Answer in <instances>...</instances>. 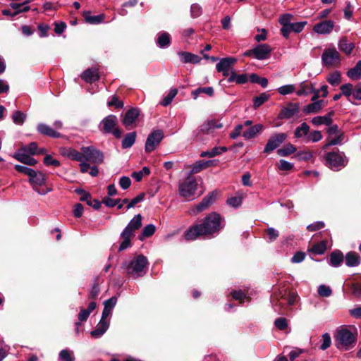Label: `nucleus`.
Returning a JSON list of instances; mask_svg holds the SVG:
<instances>
[{
  "mask_svg": "<svg viewBox=\"0 0 361 361\" xmlns=\"http://www.w3.org/2000/svg\"><path fill=\"white\" fill-rule=\"evenodd\" d=\"M178 93V90L176 88H173L170 90L169 94L163 99L161 102V104L164 106H166L171 103L173 98L176 96Z\"/></svg>",
  "mask_w": 361,
  "mask_h": 361,
  "instance_id": "nucleus-44",
  "label": "nucleus"
},
{
  "mask_svg": "<svg viewBox=\"0 0 361 361\" xmlns=\"http://www.w3.org/2000/svg\"><path fill=\"white\" fill-rule=\"evenodd\" d=\"M83 16L86 22L90 24H98L103 21L104 16L103 15L91 16L89 11H84Z\"/></svg>",
  "mask_w": 361,
  "mask_h": 361,
  "instance_id": "nucleus-37",
  "label": "nucleus"
},
{
  "mask_svg": "<svg viewBox=\"0 0 361 361\" xmlns=\"http://www.w3.org/2000/svg\"><path fill=\"white\" fill-rule=\"evenodd\" d=\"M331 289L325 285H320L318 288V293L322 297H329L331 295Z\"/></svg>",
  "mask_w": 361,
  "mask_h": 361,
  "instance_id": "nucleus-56",
  "label": "nucleus"
},
{
  "mask_svg": "<svg viewBox=\"0 0 361 361\" xmlns=\"http://www.w3.org/2000/svg\"><path fill=\"white\" fill-rule=\"evenodd\" d=\"M31 156L32 154L25 152V149H20L13 155V157L25 164L35 166L37 163V161Z\"/></svg>",
  "mask_w": 361,
  "mask_h": 361,
  "instance_id": "nucleus-16",
  "label": "nucleus"
},
{
  "mask_svg": "<svg viewBox=\"0 0 361 361\" xmlns=\"http://www.w3.org/2000/svg\"><path fill=\"white\" fill-rule=\"evenodd\" d=\"M299 111V105L295 103H290L286 107L282 109L279 115V118L289 119L293 117Z\"/></svg>",
  "mask_w": 361,
  "mask_h": 361,
  "instance_id": "nucleus-17",
  "label": "nucleus"
},
{
  "mask_svg": "<svg viewBox=\"0 0 361 361\" xmlns=\"http://www.w3.org/2000/svg\"><path fill=\"white\" fill-rule=\"evenodd\" d=\"M81 161H86L92 164H99L103 162V154L92 146L82 147L81 148Z\"/></svg>",
  "mask_w": 361,
  "mask_h": 361,
  "instance_id": "nucleus-9",
  "label": "nucleus"
},
{
  "mask_svg": "<svg viewBox=\"0 0 361 361\" xmlns=\"http://www.w3.org/2000/svg\"><path fill=\"white\" fill-rule=\"evenodd\" d=\"M29 182L31 184L32 189L39 195H44L52 189L51 188H42L45 186L47 182V176L42 171H33L29 177Z\"/></svg>",
  "mask_w": 361,
  "mask_h": 361,
  "instance_id": "nucleus-5",
  "label": "nucleus"
},
{
  "mask_svg": "<svg viewBox=\"0 0 361 361\" xmlns=\"http://www.w3.org/2000/svg\"><path fill=\"white\" fill-rule=\"evenodd\" d=\"M313 92L312 85H308L305 82H302L300 85V89L296 92L298 96L308 95Z\"/></svg>",
  "mask_w": 361,
  "mask_h": 361,
  "instance_id": "nucleus-43",
  "label": "nucleus"
},
{
  "mask_svg": "<svg viewBox=\"0 0 361 361\" xmlns=\"http://www.w3.org/2000/svg\"><path fill=\"white\" fill-rule=\"evenodd\" d=\"M248 77L246 74L237 75L234 71L231 73L228 78L229 82H235L238 84H245L247 82Z\"/></svg>",
  "mask_w": 361,
  "mask_h": 361,
  "instance_id": "nucleus-34",
  "label": "nucleus"
},
{
  "mask_svg": "<svg viewBox=\"0 0 361 361\" xmlns=\"http://www.w3.org/2000/svg\"><path fill=\"white\" fill-rule=\"evenodd\" d=\"M22 149H25V152L29 154L35 155L37 153V145L36 142H31L27 146L21 147Z\"/></svg>",
  "mask_w": 361,
  "mask_h": 361,
  "instance_id": "nucleus-55",
  "label": "nucleus"
},
{
  "mask_svg": "<svg viewBox=\"0 0 361 361\" xmlns=\"http://www.w3.org/2000/svg\"><path fill=\"white\" fill-rule=\"evenodd\" d=\"M109 324L106 322H101L98 323L96 329L91 331V336L94 338H100L109 329Z\"/></svg>",
  "mask_w": 361,
  "mask_h": 361,
  "instance_id": "nucleus-27",
  "label": "nucleus"
},
{
  "mask_svg": "<svg viewBox=\"0 0 361 361\" xmlns=\"http://www.w3.org/2000/svg\"><path fill=\"white\" fill-rule=\"evenodd\" d=\"M227 148L226 147H214L211 150L202 152L200 154L201 157H214L216 155L221 154L222 152H226Z\"/></svg>",
  "mask_w": 361,
  "mask_h": 361,
  "instance_id": "nucleus-38",
  "label": "nucleus"
},
{
  "mask_svg": "<svg viewBox=\"0 0 361 361\" xmlns=\"http://www.w3.org/2000/svg\"><path fill=\"white\" fill-rule=\"evenodd\" d=\"M44 164L47 166H60V162L54 159L51 155H46L44 158Z\"/></svg>",
  "mask_w": 361,
  "mask_h": 361,
  "instance_id": "nucleus-59",
  "label": "nucleus"
},
{
  "mask_svg": "<svg viewBox=\"0 0 361 361\" xmlns=\"http://www.w3.org/2000/svg\"><path fill=\"white\" fill-rule=\"evenodd\" d=\"M59 361H75L73 352L68 349H63L60 351L59 355Z\"/></svg>",
  "mask_w": 361,
  "mask_h": 361,
  "instance_id": "nucleus-40",
  "label": "nucleus"
},
{
  "mask_svg": "<svg viewBox=\"0 0 361 361\" xmlns=\"http://www.w3.org/2000/svg\"><path fill=\"white\" fill-rule=\"evenodd\" d=\"M121 201V199H112L109 197H105L103 199V203L109 207H114V206L117 205Z\"/></svg>",
  "mask_w": 361,
  "mask_h": 361,
  "instance_id": "nucleus-61",
  "label": "nucleus"
},
{
  "mask_svg": "<svg viewBox=\"0 0 361 361\" xmlns=\"http://www.w3.org/2000/svg\"><path fill=\"white\" fill-rule=\"evenodd\" d=\"M307 25V21H301L297 23H292L290 25L292 31L296 33L300 32L304 27Z\"/></svg>",
  "mask_w": 361,
  "mask_h": 361,
  "instance_id": "nucleus-53",
  "label": "nucleus"
},
{
  "mask_svg": "<svg viewBox=\"0 0 361 361\" xmlns=\"http://www.w3.org/2000/svg\"><path fill=\"white\" fill-rule=\"evenodd\" d=\"M334 27V23L332 20H326L315 24L313 31L319 35H328L331 32Z\"/></svg>",
  "mask_w": 361,
  "mask_h": 361,
  "instance_id": "nucleus-15",
  "label": "nucleus"
},
{
  "mask_svg": "<svg viewBox=\"0 0 361 361\" xmlns=\"http://www.w3.org/2000/svg\"><path fill=\"white\" fill-rule=\"evenodd\" d=\"M345 264L348 267H357L360 263V257L359 255L355 252H349L346 254Z\"/></svg>",
  "mask_w": 361,
  "mask_h": 361,
  "instance_id": "nucleus-28",
  "label": "nucleus"
},
{
  "mask_svg": "<svg viewBox=\"0 0 361 361\" xmlns=\"http://www.w3.org/2000/svg\"><path fill=\"white\" fill-rule=\"evenodd\" d=\"M118 118L115 115L110 114L104 118L99 125V130L106 134H112L116 138H120L121 130L117 127Z\"/></svg>",
  "mask_w": 361,
  "mask_h": 361,
  "instance_id": "nucleus-6",
  "label": "nucleus"
},
{
  "mask_svg": "<svg viewBox=\"0 0 361 361\" xmlns=\"http://www.w3.org/2000/svg\"><path fill=\"white\" fill-rule=\"evenodd\" d=\"M272 49L268 44H259L253 48L254 58L257 60L268 59Z\"/></svg>",
  "mask_w": 361,
  "mask_h": 361,
  "instance_id": "nucleus-14",
  "label": "nucleus"
},
{
  "mask_svg": "<svg viewBox=\"0 0 361 361\" xmlns=\"http://www.w3.org/2000/svg\"><path fill=\"white\" fill-rule=\"evenodd\" d=\"M148 261L146 257L140 255L134 257L130 262H125L122 265L127 274L137 278L146 273Z\"/></svg>",
  "mask_w": 361,
  "mask_h": 361,
  "instance_id": "nucleus-3",
  "label": "nucleus"
},
{
  "mask_svg": "<svg viewBox=\"0 0 361 361\" xmlns=\"http://www.w3.org/2000/svg\"><path fill=\"white\" fill-rule=\"evenodd\" d=\"M178 54L183 63H190L195 64L200 63L201 61V58L199 56L190 52L179 51Z\"/></svg>",
  "mask_w": 361,
  "mask_h": 361,
  "instance_id": "nucleus-22",
  "label": "nucleus"
},
{
  "mask_svg": "<svg viewBox=\"0 0 361 361\" xmlns=\"http://www.w3.org/2000/svg\"><path fill=\"white\" fill-rule=\"evenodd\" d=\"M269 98V95L266 93H262L257 97H255L253 99L254 107L255 109L259 107L262 104H263L265 102H267Z\"/></svg>",
  "mask_w": 361,
  "mask_h": 361,
  "instance_id": "nucleus-46",
  "label": "nucleus"
},
{
  "mask_svg": "<svg viewBox=\"0 0 361 361\" xmlns=\"http://www.w3.org/2000/svg\"><path fill=\"white\" fill-rule=\"evenodd\" d=\"M312 123L315 126H319L322 124H325L326 126H330L332 123V119L331 118V115L328 114L324 116H316L312 119Z\"/></svg>",
  "mask_w": 361,
  "mask_h": 361,
  "instance_id": "nucleus-39",
  "label": "nucleus"
},
{
  "mask_svg": "<svg viewBox=\"0 0 361 361\" xmlns=\"http://www.w3.org/2000/svg\"><path fill=\"white\" fill-rule=\"evenodd\" d=\"M136 139V133L131 132L126 135L122 140V147L123 149L130 148L133 145Z\"/></svg>",
  "mask_w": 361,
  "mask_h": 361,
  "instance_id": "nucleus-36",
  "label": "nucleus"
},
{
  "mask_svg": "<svg viewBox=\"0 0 361 361\" xmlns=\"http://www.w3.org/2000/svg\"><path fill=\"white\" fill-rule=\"evenodd\" d=\"M190 13L192 18L199 17L202 14V8L197 4H193L190 8Z\"/></svg>",
  "mask_w": 361,
  "mask_h": 361,
  "instance_id": "nucleus-60",
  "label": "nucleus"
},
{
  "mask_svg": "<svg viewBox=\"0 0 361 361\" xmlns=\"http://www.w3.org/2000/svg\"><path fill=\"white\" fill-rule=\"evenodd\" d=\"M223 126L222 123H218L214 120H210L204 122L200 126V131L203 133H209L214 129L221 128Z\"/></svg>",
  "mask_w": 361,
  "mask_h": 361,
  "instance_id": "nucleus-25",
  "label": "nucleus"
},
{
  "mask_svg": "<svg viewBox=\"0 0 361 361\" xmlns=\"http://www.w3.org/2000/svg\"><path fill=\"white\" fill-rule=\"evenodd\" d=\"M140 115L139 110L137 109H130L125 114L123 118V124L128 128L130 129L132 125L135 122Z\"/></svg>",
  "mask_w": 361,
  "mask_h": 361,
  "instance_id": "nucleus-18",
  "label": "nucleus"
},
{
  "mask_svg": "<svg viewBox=\"0 0 361 361\" xmlns=\"http://www.w3.org/2000/svg\"><path fill=\"white\" fill-rule=\"evenodd\" d=\"M340 89L341 90V94L346 97H350L352 94H353V86L350 83L342 85Z\"/></svg>",
  "mask_w": 361,
  "mask_h": 361,
  "instance_id": "nucleus-52",
  "label": "nucleus"
},
{
  "mask_svg": "<svg viewBox=\"0 0 361 361\" xmlns=\"http://www.w3.org/2000/svg\"><path fill=\"white\" fill-rule=\"evenodd\" d=\"M324 106V101L312 102V103L304 106L302 111L305 114H312L319 112Z\"/></svg>",
  "mask_w": 361,
  "mask_h": 361,
  "instance_id": "nucleus-24",
  "label": "nucleus"
},
{
  "mask_svg": "<svg viewBox=\"0 0 361 361\" xmlns=\"http://www.w3.org/2000/svg\"><path fill=\"white\" fill-rule=\"evenodd\" d=\"M155 232V226L153 224L147 225L142 231V235L145 237H149Z\"/></svg>",
  "mask_w": 361,
  "mask_h": 361,
  "instance_id": "nucleus-63",
  "label": "nucleus"
},
{
  "mask_svg": "<svg viewBox=\"0 0 361 361\" xmlns=\"http://www.w3.org/2000/svg\"><path fill=\"white\" fill-rule=\"evenodd\" d=\"M217 195V192H212L207 195V196H205L202 199V202L196 206V209L197 212H200L206 209L209 206L212 204L214 202Z\"/></svg>",
  "mask_w": 361,
  "mask_h": 361,
  "instance_id": "nucleus-19",
  "label": "nucleus"
},
{
  "mask_svg": "<svg viewBox=\"0 0 361 361\" xmlns=\"http://www.w3.org/2000/svg\"><path fill=\"white\" fill-rule=\"evenodd\" d=\"M164 138V133L161 130L152 131L147 137L145 149L146 152L154 151Z\"/></svg>",
  "mask_w": 361,
  "mask_h": 361,
  "instance_id": "nucleus-12",
  "label": "nucleus"
},
{
  "mask_svg": "<svg viewBox=\"0 0 361 361\" xmlns=\"http://www.w3.org/2000/svg\"><path fill=\"white\" fill-rule=\"evenodd\" d=\"M324 160L327 167L336 171L344 168L348 162V159L345 154L339 151L326 153Z\"/></svg>",
  "mask_w": 361,
  "mask_h": 361,
  "instance_id": "nucleus-4",
  "label": "nucleus"
},
{
  "mask_svg": "<svg viewBox=\"0 0 361 361\" xmlns=\"http://www.w3.org/2000/svg\"><path fill=\"white\" fill-rule=\"evenodd\" d=\"M141 226L142 216L137 214L130 220L121 233V238L123 240L121 243L118 251H123L131 246V239L135 236V231L138 230Z\"/></svg>",
  "mask_w": 361,
  "mask_h": 361,
  "instance_id": "nucleus-2",
  "label": "nucleus"
},
{
  "mask_svg": "<svg viewBox=\"0 0 361 361\" xmlns=\"http://www.w3.org/2000/svg\"><path fill=\"white\" fill-rule=\"evenodd\" d=\"M197 183L194 177H188L179 184L178 191L180 195L187 200H193L196 197Z\"/></svg>",
  "mask_w": 361,
  "mask_h": 361,
  "instance_id": "nucleus-8",
  "label": "nucleus"
},
{
  "mask_svg": "<svg viewBox=\"0 0 361 361\" xmlns=\"http://www.w3.org/2000/svg\"><path fill=\"white\" fill-rule=\"evenodd\" d=\"M347 75L353 80H357L361 75V71L354 67L348 71Z\"/></svg>",
  "mask_w": 361,
  "mask_h": 361,
  "instance_id": "nucleus-64",
  "label": "nucleus"
},
{
  "mask_svg": "<svg viewBox=\"0 0 361 361\" xmlns=\"http://www.w3.org/2000/svg\"><path fill=\"white\" fill-rule=\"evenodd\" d=\"M171 43L170 35L168 32H163L158 34L157 44L160 48H164L169 46Z\"/></svg>",
  "mask_w": 361,
  "mask_h": 361,
  "instance_id": "nucleus-31",
  "label": "nucleus"
},
{
  "mask_svg": "<svg viewBox=\"0 0 361 361\" xmlns=\"http://www.w3.org/2000/svg\"><path fill=\"white\" fill-rule=\"evenodd\" d=\"M274 324L275 326L280 330H284L288 326L287 320L283 317L276 319Z\"/></svg>",
  "mask_w": 361,
  "mask_h": 361,
  "instance_id": "nucleus-62",
  "label": "nucleus"
},
{
  "mask_svg": "<svg viewBox=\"0 0 361 361\" xmlns=\"http://www.w3.org/2000/svg\"><path fill=\"white\" fill-rule=\"evenodd\" d=\"M223 228L221 216L216 212H212L200 224L190 227L186 231L185 238L188 240H194L200 236L214 237Z\"/></svg>",
  "mask_w": 361,
  "mask_h": 361,
  "instance_id": "nucleus-1",
  "label": "nucleus"
},
{
  "mask_svg": "<svg viewBox=\"0 0 361 361\" xmlns=\"http://www.w3.org/2000/svg\"><path fill=\"white\" fill-rule=\"evenodd\" d=\"M295 86L294 85H283L277 89L278 92L281 95H286L294 92Z\"/></svg>",
  "mask_w": 361,
  "mask_h": 361,
  "instance_id": "nucleus-49",
  "label": "nucleus"
},
{
  "mask_svg": "<svg viewBox=\"0 0 361 361\" xmlns=\"http://www.w3.org/2000/svg\"><path fill=\"white\" fill-rule=\"evenodd\" d=\"M80 77L85 82L88 83H92L99 79V75L97 70L92 68L83 71Z\"/></svg>",
  "mask_w": 361,
  "mask_h": 361,
  "instance_id": "nucleus-20",
  "label": "nucleus"
},
{
  "mask_svg": "<svg viewBox=\"0 0 361 361\" xmlns=\"http://www.w3.org/2000/svg\"><path fill=\"white\" fill-rule=\"evenodd\" d=\"M296 151V148L292 144H287L282 148L278 149L277 154L281 157H286L294 153Z\"/></svg>",
  "mask_w": 361,
  "mask_h": 361,
  "instance_id": "nucleus-41",
  "label": "nucleus"
},
{
  "mask_svg": "<svg viewBox=\"0 0 361 361\" xmlns=\"http://www.w3.org/2000/svg\"><path fill=\"white\" fill-rule=\"evenodd\" d=\"M213 164V161L208 160V161H197L195 162L192 169H191V173H197L202 171L203 169H205L209 166H211Z\"/></svg>",
  "mask_w": 361,
  "mask_h": 361,
  "instance_id": "nucleus-30",
  "label": "nucleus"
},
{
  "mask_svg": "<svg viewBox=\"0 0 361 361\" xmlns=\"http://www.w3.org/2000/svg\"><path fill=\"white\" fill-rule=\"evenodd\" d=\"M323 66L336 67L341 63V56L334 45H329L324 49L321 56Z\"/></svg>",
  "mask_w": 361,
  "mask_h": 361,
  "instance_id": "nucleus-7",
  "label": "nucleus"
},
{
  "mask_svg": "<svg viewBox=\"0 0 361 361\" xmlns=\"http://www.w3.org/2000/svg\"><path fill=\"white\" fill-rule=\"evenodd\" d=\"M10 7L15 10L14 14L16 15L20 13L27 12L30 9L29 6H24L23 3H11L10 4Z\"/></svg>",
  "mask_w": 361,
  "mask_h": 361,
  "instance_id": "nucleus-45",
  "label": "nucleus"
},
{
  "mask_svg": "<svg viewBox=\"0 0 361 361\" xmlns=\"http://www.w3.org/2000/svg\"><path fill=\"white\" fill-rule=\"evenodd\" d=\"M310 133V126L306 123H302L300 126L295 128L294 135L297 138H305L308 136Z\"/></svg>",
  "mask_w": 361,
  "mask_h": 361,
  "instance_id": "nucleus-32",
  "label": "nucleus"
},
{
  "mask_svg": "<svg viewBox=\"0 0 361 361\" xmlns=\"http://www.w3.org/2000/svg\"><path fill=\"white\" fill-rule=\"evenodd\" d=\"M59 152L62 156L72 160L81 161L80 152L71 147H61Z\"/></svg>",
  "mask_w": 361,
  "mask_h": 361,
  "instance_id": "nucleus-23",
  "label": "nucleus"
},
{
  "mask_svg": "<svg viewBox=\"0 0 361 361\" xmlns=\"http://www.w3.org/2000/svg\"><path fill=\"white\" fill-rule=\"evenodd\" d=\"M37 130L39 133L51 137H61V134L58 132H56L55 130L51 128L50 126L44 124V123H39L37 126Z\"/></svg>",
  "mask_w": 361,
  "mask_h": 361,
  "instance_id": "nucleus-26",
  "label": "nucleus"
},
{
  "mask_svg": "<svg viewBox=\"0 0 361 361\" xmlns=\"http://www.w3.org/2000/svg\"><path fill=\"white\" fill-rule=\"evenodd\" d=\"M263 128V126L257 124L250 127L248 130H245L243 133V136L246 140H249L255 137L257 133H259Z\"/></svg>",
  "mask_w": 361,
  "mask_h": 361,
  "instance_id": "nucleus-33",
  "label": "nucleus"
},
{
  "mask_svg": "<svg viewBox=\"0 0 361 361\" xmlns=\"http://www.w3.org/2000/svg\"><path fill=\"white\" fill-rule=\"evenodd\" d=\"M322 138V135L319 130H314L308 134V136L306 137L307 142L312 141L313 142H317L321 140Z\"/></svg>",
  "mask_w": 361,
  "mask_h": 361,
  "instance_id": "nucleus-50",
  "label": "nucleus"
},
{
  "mask_svg": "<svg viewBox=\"0 0 361 361\" xmlns=\"http://www.w3.org/2000/svg\"><path fill=\"white\" fill-rule=\"evenodd\" d=\"M338 46L339 49L346 54H350L354 49V44L351 42H348L345 38L341 39Z\"/></svg>",
  "mask_w": 361,
  "mask_h": 361,
  "instance_id": "nucleus-35",
  "label": "nucleus"
},
{
  "mask_svg": "<svg viewBox=\"0 0 361 361\" xmlns=\"http://www.w3.org/2000/svg\"><path fill=\"white\" fill-rule=\"evenodd\" d=\"M293 164L283 159L279 161L278 169L281 171H290L293 169Z\"/></svg>",
  "mask_w": 361,
  "mask_h": 361,
  "instance_id": "nucleus-58",
  "label": "nucleus"
},
{
  "mask_svg": "<svg viewBox=\"0 0 361 361\" xmlns=\"http://www.w3.org/2000/svg\"><path fill=\"white\" fill-rule=\"evenodd\" d=\"M313 157L312 152L310 151H302L296 154V157L300 161H308Z\"/></svg>",
  "mask_w": 361,
  "mask_h": 361,
  "instance_id": "nucleus-54",
  "label": "nucleus"
},
{
  "mask_svg": "<svg viewBox=\"0 0 361 361\" xmlns=\"http://www.w3.org/2000/svg\"><path fill=\"white\" fill-rule=\"evenodd\" d=\"M338 347L348 349L355 343V336L347 328H341L337 331L335 336Z\"/></svg>",
  "mask_w": 361,
  "mask_h": 361,
  "instance_id": "nucleus-10",
  "label": "nucleus"
},
{
  "mask_svg": "<svg viewBox=\"0 0 361 361\" xmlns=\"http://www.w3.org/2000/svg\"><path fill=\"white\" fill-rule=\"evenodd\" d=\"M343 259V253L339 250H335L330 255V265L338 267L342 264Z\"/></svg>",
  "mask_w": 361,
  "mask_h": 361,
  "instance_id": "nucleus-29",
  "label": "nucleus"
},
{
  "mask_svg": "<svg viewBox=\"0 0 361 361\" xmlns=\"http://www.w3.org/2000/svg\"><path fill=\"white\" fill-rule=\"evenodd\" d=\"M326 249V243L322 241L319 243L314 245L310 249V251L316 255H322L325 252Z\"/></svg>",
  "mask_w": 361,
  "mask_h": 361,
  "instance_id": "nucleus-48",
  "label": "nucleus"
},
{
  "mask_svg": "<svg viewBox=\"0 0 361 361\" xmlns=\"http://www.w3.org/2000/svg\"><path fill=\"white\" fill-rule=\"evenodd\" d=\"M235 58L227 57L220 60L216 64V68L218 72L229 71L231 66L236 63Z\"/></svg>",
  "mask_w": 361,
  "mask_h": 361,
  "instance_id": "nucleus-21",
  "label": "nucleus"
},
{
  "mask_svg": "<svg viewBox=\"0 0 361 361\" xmlns=\"http://www.w3.org/2000/svg\"><path fill=\"white\" fill-rule=\"evenodd\" d=\"M287 138V134L284 133L272 135L264 147V152L269 153L279 147Z\"/></svg>",
  "mask_w": 361,
  "mask_h": 361,
  "instance_id": "nucleus-13",
  "label": "nucleus"
},
{
  "mask_svg": "<svg viewBox=\"0 0 361 361\" xmlns=\"http://www.w3.org/2000/svg\"><path fill=\"white\" fill-rule=\"evenodd\" d=\"M293 18V16L291 14H289V13H286V14H283L282 15L280 18H279V23H281V25H282L283 26H288V25H290V24L292 23H291V19Z\"/></svg>",
  "mask_w": 361,
  "mask_h": 361,
  "instance_id": "nucleus-57",
  "label": "nucleus"
},
{
  "mask_svg": "<svg viewBox=\"0 0 361 361\" xmlns=\"http://www.w3.org/2000/svg\"><path fill=\"white\" fill-rule=\"evenodd\" d=\"M328 142L324 146L323 149H325L331 145H341L344 140L343 133L340 130L337 125H333L328 129Z\"/></svg>",
  "mask_w": 361,
  "mask_h": 361,
  "instance_id": "nucleus-11",
  "label": "nucleus"
},
{
  "mask_svg": "<svg viewBox=\"0 0 361 361\" xmlns=\"http://www.w3.org/2000/svg\"><path fill=\"white\" fill-rule=\"evenodd\" d=\"M331 343V339L329 334L325 333L322 335V344L320 346V348L323 350L327 349L329 347H330Z\"/></svg>",
  "mask_w": 361,
  "mask_h": 361,
  "instance_id": "nucleus-51",
  "label": "nucleus"
},
{
  "mask_svg": "<svg viewBox=\"0 0 361 361\" xmlns=\"http://www.w3.org/2000/svg\"><path fill=\"white\" fill-rule=\"evenodd\" d=\"M26 118V115L20 111H16L12 115L13 121L17 125H23Z\"/></svg>",
  "mask_w": 361,
  "mask_h": 361,
  "instance_id": "nucleus-47",
  "label": "nucleus"
},
{
  "mask_svg": "<svg viewBox=\"0 0 361 361\" xmlns=\"http://www.w3.org/2000/svg\"><path fill=\"white\" fill-rule=\"evenodd\" d=\"M326 80L328 81V82L329 84H331L333 86L338 85L341 82L340 72L334 71V72L330 73L328 75Z\"/></svg>",
  "mask_w": 361,
  "mask_h": 361,
  "instance_id": "nucleus-42",
  "label": "nucleus"
}]
</instances>
